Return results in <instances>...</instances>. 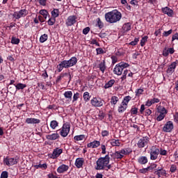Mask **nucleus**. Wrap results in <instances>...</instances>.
I'll return each mask as SVG.
<instances>
[{"instance_id": "9", "label": "nucleus", "mask_w": 178, "mask_h": 178, "mask_svg": "<svg viewBox=\"0 0 178 178\" xmlns=\"http://www.w3.org/2000/svg\"><path fill=\"white\" fill-rule=\"evenodd\" d=\"M29 15V11L26 9L20 10L19 11H15L13 14V17H15V19H21V17H26Z\"/></svg>"}, {"instance_id": "15", "label": "nucleus", "mask_w": 178, "mask_h": 178, "mask_svg": "<svg viewBox=\"0 0 178 178\" xmlns=\"http://www.w3.org/2000/svg\"><path fill=\"white\" fill-rule=\"evenodd\" d=\"M161 12L164 15H167L168 17H173V15H175V12L173 11V10L168 6L162 8Z\"/></svg>"}, {"instance_id": "54", "label": "nucleus", "mask_w": 178, "mask_h": 178, "mask_svg": "<svg viewBox=\"0 0 178 178\" xmlns=\"http://www.w3.org/2000/svg\"><path fill=\"white\" fill-rule=\"evenodd\" d=\"M177 170V165L175 164L171 165L170 168V172H171L172 173H175Z\"/></svg>"}, {"instance_id": "16", "label": "nucleus", "mask_w": 178, "mask_h": 178, "mask_svg": "<svg viewBox=\"0 0 178 178\" xmlns=\"http://www.w3.org/2000/svg\"><path fill=\"white\" fill-rule=\"evenodd\" d=\"M177 65H178V60H177L172 62L169 65L168 68L167 69L166 72H167L168 74H172L175 72L176 67H177Z\"/></svg>"}, {"instance_id": "49", "label": "nucleus", "mask_w": 178, "mask_h": 178, "mask_svg": "<svg viewBox=\"0 0 178 178\" xmlns=\"http://www.w3.org/2000/svg\"><path fill=\"white\" fill-rule=\"evenodd\" d=\"M130 112L131 115H137L138 113V108L132 106Z\"/></svg>"}, {"instance_id": "41", "label": "nucleus", "mask_w": 178, "mask_h": 178, "mask_svg": "<svg viewBox=\"0 0 178 178\" xmlns=\"http://www.w3.org/2000/svg\"><path fill=\"white\" fill-rule=\"evenodd\" d=\"M84 138H86V135H79V136H75L74 137V140H75V141H83Z\"/></svg>"}, {"instance_id": "18", "label": "nucleus", "mask_w": 178, "mask_h": 178, "mask_svg": "<svg viewBox=\"0 0 178 178\" xmlns=\"http://www.w3.org/2000/svg\"><path fill=\"white\" fill-rule=\"evenodd\" d=\"M111 156H112L113 159H123L124 154L122 153L121 149L120 151H115L114 153H112V154H111Z\"/></svg>"}, {"instance_id": "27", "label": "nucleus", "mask_w": 178, "mask_h": 178, "mask_svg": "<svg viewBox=\"0 0 178 178\" xmlns=\"http://www.w3.org/2000/svg\"><path fill=\"white\" fill-rule=\"evenodd\" d=\"M65 98H66L67 101H68V102H70V101H72V97H73V92L70 91V90H67L65 91L63 94Z\"/></svg>"}, {"instance_id": "61", "label": "nucleus", "mask_w": 178, "mask_h": 178, "mask_svg": "<svg viewBox=\"0 0 178 178\" xmlns=\"http://www.w3.org/2000/svg\"><path fill=\"white\" fill-rule=\"evenodd\" d=\"M98 116L100 120H104V118H105V113L102 111H99Z\"/></svg>"}, {"instance_id": "33", "label": "nucleus", "mask_w": 178, "mask_h": 178, "mask_svg": "<svg viewBox=\"0 0 178 178\" xmlns=\"http://www.w3.org/2000/svg\"><path fill=\"white\" fill-rule=\"evenodd\" d=\"M15 87L16 90L19 91V90H24V88L27 87V85L24 83H19L17 85H15Z\"/></svg>"}, {"instance_id": "50", "label": "nucleus", "mask_w": 178, "mask_h": 178, "mask_svg": "<svg viewBox=\"0 0 178 178\" xmlns=\"http://www.w3.org/2000/svg\"><path fill=\"white\" fill-rule=\"evenodd\" d=\"M173 33V29H170L169 31H164L163 33V37H169L170 34Z\"/></svg>"}, {"instance_id": "59", "label": "nucleus", "mask_w": 178, "mask_h": 178, "mask_svg": "<svg viewBox=\"0 0 178 178\" xmlns=\"http://www.w3.org/2000/svg\"><path fill=\"white\" fill-rule=\"evenodd\" d=\"M97 26L99 27V29L104 28V23L102 22V21H101L100 18L97 19Z\"/></svg>"}, {"instance_id": "57", "label": "nucleus", "mask_w": 178, "mask_h": 178, "mask_svg": "<svg viewBox=\"0 0 178 178\" xmlns=\"http://www.w3.org/2000/svg\"><path fill=\"white\" fill-rule=\"evenodd\" d=\"M143 92H144V89L139 88L138 90H136L135 92L136 96L140 97V95H141L143 94Z\"/></svg>"}, {"instance_id": "35", "label": "nucleus", "mask_w": 178, "mask_h": 178, "mask_svg": "<svg viewBox=\"0 0 178 178\" xmlns=\"http://www.w3.org/2000/svg\"><path fill=\"white\" fill-rule=\"evenodd\" d=\"M33 168H35L36 169H44L45 170L48 168V165L47 163H39L38 165H34Z\"/></svg>"}, {"instance_id": "56", "label": "nucleus", "mask_w": 178, "mask_h": 178, "mask_svg": "<svg viewBox=\"0 0 178 178\" xmlns=\"http://www.w3.org/2000/svg\"><path fill=\"white\" fill-rule=\"evenodd\" d=\"M55 22H56V19L55 18H50L47 23L49 24V26H54L55 24Z\"/></svg>"}, {"instance_id": "3", "label": "nucleus", "mask_w": 178, "mask_h": 178, "mask_svg": "<svg viewBox=\"0 0 178 178\" xmlns=\"http://www.w3.org/2000/svg\"><path fill=\"white\" fill-rule=\"evenodd\" d=\"M75 65H77V58L75 56L72 57L70 60H63L57 65L58 72L60 73L63 69H69Z\"/></svg>"}, {"instance_id": "55", "label": "nucleus", "mask_w": 178, "mask_h": 178, "mask_svg": "<svg viewBox=\"0 0 178 178\" xmlns=\"http://www.w3.org/2000/svg\"><path fill=\"white\" fill-rule=\"evenodd\" d=\"M9 177V172L8 171H3L1 174L0 178H8Z\"/></svg>"}, {"instance_id": "58", "label": "nucleus", "mask_w": 178, "mask_h": 178, "mask_svg": "<svg viewBox=\"0 0 178 178\" xmlns=\"http://www.w3.org/2000/svg\"><path fill=\"white\" fill-rule=\"evenodd\" d=\"M166 115H163V114H159L158 115V117L156 118V120L157 122H162V120H163V119H165Z\"/></svg>"}, {"instance_id": "10", "label": "nucleus", "mask_w": 178, "mask_h": 178, "mask_svg": "<svg viewBox=\"0 0 178 178\" xmlns=\"http://www.w3.org/2000/svg\"><path fill=\"white\" fill-rule=\"evenodd\" d=\"M76 23H77V16L76 15L69 16L65 22V24L67 27H70L76 24Z\"/></svg>"}, {"instance_id": "6", "label": "nucleus", "mask_w": 178, "mask_h": 178, "mask_svg": "<svg viewBox=\"0 0 178 178\" xmlns=\"http://www.w3.org/2000/svg\"><path fill=\"white\" fill-rule=\"evenodd\" d=\"M70 133V122H65L63 124V127L60 131L61 137H67Z\"/></svg>"}, {"instance_id": "63", "label": "nucleus", "mask_w": 178, "mask_h": 178, "mask_svg": "<svg viewBox=\"0 0 178 178\" xmlns=\"http://www.w3.org/2000/svg\"><path fill=\"white\" fill-rule=\"evenodd\" d=\"M102 136L103 137H108V136H109V131L107 130H103L102 131Z\"/></svg>"}, {"instance_id": "23", "label": "nucleus", "mask_w": 178, "mask_h": 178, "mask_svg": "<svg viewBox=\"0 0 178 178\" xmlns=\"http://www.w3.org/2000/svg\"><path fill=\"white\" fill-rule=\"evenodd\" d=\"M101 145L99 140H94L87 144L88 148H98Z\"/></svg>"}, {"instance_id": "34", "label": "nucleus", "mask_w": 178, "mask_h": 178, "mask_svg": "<svg viewBox=\"0 0 178 178\" xmlns=\"http://www.w3.org/2000/svg\"><path fill=\"white\" fill-rule=\"evenodd\" d=\"M126 109H127V106H124L121 103V104L118 108V112L119 113H123Z\"/></svg>"}, {"instance_id": "28", "label": "nucleus", "mask_w": 178, "mask_h": 178, "mask_svg": "<svg viewBox=\"0 0 178 178\" xmlns=\"http://www.w3.org/2000/svg\"><path fill=\"white\" fill-rule=\"evenodd\" d=\"M115 83V79H111L104 85V88H105V90H108V88H111V87H113Z\"/></svg>"}, {"instance_id": "12", "label": "nucleus", "mask_w": 178, "mask_h": 178, "mask_svg": "<svg viewBox=\"0 0 178 178\" xmlns=\"http://www.w3.org/2000/svg\"><path fill=\"white\" fill-rule=\"evenodd\" d=\"M173 122L168 121L163 127V131H164L165 133H172V130H173Z\"/></svg>"}, {"instance_id": "36", "label": "nucleus", "mask_w": 178, "mask_h": 178, "mask_svg": "<svg viewBox=\"0 0 178 178\" xmlns=\"http://www.w3.org/2000/svg\"><path fill=\"white\" fill-rule=\"evenodd\" d=\"M58 126H59V122H58V121H56V120L51 121L50 127H51V129L53 130H55V129H56L58 127Z\"/></svg>"}, {"instance_id": "43", "label": "nucleus", "mask_w": 178, "mask_h": 178, "mask_svg": "<svg viewBox=\"0 0 178 178\" xmlns=\"http://www.w3.org/2000/svg\"><path fill=\"white\" fill-rule=\"evenodd\" d=\"M158 113L161 115H166L168 110L165 107H162L161 108L158 109Z\"/></svg>"}, {"instance_id": "24", "label": "nucleus", "mask_w": 178, "mask_h": 178, "mask_svg": "<svg viewBox=\"0 0 178 178\" xmlns=\"http://www.w3.org/2000/svg\"><path fill=\"white\" fill-rule=\"evenodd\" d=\"M74 165L78 169L83 168V165H84V159L83 158H77L75 161Z\"/></svg>"}, {"instance_id": "60", "label": "nucleus", "mask_w": 178, "mask_h": 178, "mask_svg": "<svg viewBox=\"0 0 178 178\" xmlns=\"http://www.w3.org/2000/svg\"><path fill=\"white\" fill-rule=\"evenodd\" d=\"M97 55H101L105 54V51L102 48H97L96 49Z\"/></svg>"}, {"instance_id": "22", "label": "nucleus", "mask_w": 178, "mask_h": 178, "mask_svg": "<svg viewBox=\"0 0 178 178\" xmlns=\"http://www.w3.org/2000/svg\"><path fill=\"white\" fill-rule=\"evenodd\" d=\"M97 67L99 69L100 72L104 74L105 73V70H106V61L103 60L99 62Z\"/></svg>"}, {"instance_id": "4", "label": "nucleus", "mask_w": 178, "mask_h": 178, "mask_svg": "<svg viewBox=\"0 0 178 178\" xmlns=\"http://www.w3.org/2000/svg\"><path fill=\"white\" fill-rule=\"evenodd\" d=\"M109 162H111L109 154H106L104 157H100L96 161L95 169L96 170H104L106 168V165H109Z\"/></svg>"}, {"instance_id": "14", "label": "nucleus", "mask_w": 178, "mask_h": 178, "mask_svg": "<svg viewBox=\"0 0 178 178\" xmlns=\"http://www.w3.org/2000/svg\"><path fill=\"white\" fill-rule=\"evenodd\" d=\"M4 163H6L7 166H13V165L17 164V159L6 157L4 159Z\"/></svg>"}, {"instance_id": "48", "label": "nucleus", "mask_w": 178, "mask_h": 178, "mask_svg": "<svg viewBox=\"0 0 178 178\" xmlns=\"http://www.w3.org/2000/svg\"><path fill=\"white\" fill-rule=\"evenodd\" d=\"M65 76H67V73L60 74L59 76H57V79L56 80V83H59L65 77Z\"/></svg>"}, {"instance_id": "45", "label": "nucleus", "mask_w": 178, "mask_h": 178, "mask_svg": "<svg viewBox=\"0 0 178 178\" xmlns=\"http://www.w3.org/2000/svg\"><path fill=\"white\" fill-rule=\"evenodd\" d=\"M20 42V39L17 38L16 37H13L11 39V44H14L15 45L19 44Z\"/></svg>"}, {"instance_id": "30", "label": "nucleus", "mask_w": 178, "mask_h": 178, "mask_svg": "<svg viewBox=\"0 0 178 178\" xmlns=\"http://www.w3.org/2000/svg\"><path fill=\"white\" fill-rule=\"evenodd\" d=\"M122 30H124V31H130V30H131V23L130 22H127L125 23L123 26H122Z\"/></svg>"}, {"instance_id": "29", "label": "nucleus", "mask_w": 178, "mask_h": 178, "mask_svg": "<svg viewBox=\"0 0 178 178\" xmlns=\"http://www.w3.org/2000/svg\"><path fill=\"white\" fill-rule=\"evenodd\" d=\"M110 144L112 147H120V140H119V139H111L110 140Z\"/></svg>"}, {"instance_id": "17", "label": "nucleus", "mask_w": 178, "mask_h": 178, "mask_svg": "<svg viewBox=\"0 0 178 178\" xmlns=\"http://www.w3.org/2000/svg\"><path fill=\"white\" fill-rule=\"evenodd\" d=\"M25 123H26V124H40L41 120L38 118H28L26 119Z\"/></svg>"}, {"instance_id": "44", "label": "nucleus", "mask_w": 178, "mask_h": 178, "mask_svg": "<svg viewBox=\"0 0 178 178\" xmlns=\"http://www.w3.org/2000/svg\"><path fill=\"white\" fill-rule=\"evenodd\" d=\"M158 165L155 163H152L149 166L147 167V170L149 172H152L154 169H156Z\"/></svg>"}, {"instance_id": "47", "label": "nucleus", "mask_w": 178, "mask_h": 178, "mask_svg": "<svg viewBox=\"0 0 178 178\" xmlns=\"http://www.w3.org/2000/svg\"><path fill=\"white\" fill-rule=\"evenodd\" d=\"M148 40V36L145 35L143 38H142L140 40V47H144L145 45V42Z\"/></svg>"}, {"instance_id": "39", "label": "nucleus", "mask_w": 178, "mask_h": 178, "mask_svg": "<svg viewBox=\"0 0 178 178\" xmlns=\"http://www.w3.org/2000/svg\"><path fill=\"white\" fill-rule=\"evenodd\" d=\"M159 154L161 155V156H168V150L161 147L159 149Z\"/></svg>"}, {"instance_id": "53", "label": "nucleus", "mask_w": 178, "mask_h": 178, "mask_svg": "<svg viewBox=\"0 0 178 178\" xmlns=\"http://www.w3.org/2000/svg\"><path fill=\"white\" fill-rule=\"evenodd\" d=\"M40 15H42V16H43V17L44 19H47V17H48V11H47V10H41L40 11Z\"/></svg>"}, {"instance_id": "20", "label": "nucleus", "mask_w": 178, "mask_h": 178, "mask_svg": "<svg viewBox=\"0 0 178 178\" xmlns=\"http://www.w3.org/2000/svg\"><path fill=\"white\" fill-rule=\"evenodd\" d=\"M154 175H156L158 177H161V176H165L168 175L166 173V170H164L163 168L159 167L157 170L154 172Z\"/></svg>"}, {"instance_id": "64", "label": "nucleus", "mask_w": 178, "mask_h": 178, "mask_svg": "<svg viewBox=\"0 0 178 178\" xmlns=\"http://www.w3.org/2000/svg\"><path fill=\"white\" fill-rule=\"evenodd\" d=\"M112 65H115L118 62V57L116 56H111Z\"/></svg>"}, {"instance_id": "38", "label": "nucleus", "mask_w": 178, "mask_h": 178, "mask_svg": "<svg viewBox=\"0 0 178 178\" xmlns=\"http://www.w3.org/2000/svg\"><path fill=\"white\" fill-rule=\"evenodd\" d=\"M119 102V97L117 96H113L111 99V105H116Z\"/></svg>"}, {"instance_id": "40", "label": "nucleus", "mask_w": 178, "mask_h": 178, "mask_svg": "<svg viewBox=\"0 0 178 178\" xmlns=\"http://www.w3.org/2000/svg\"><path fill=\"white\" fill-rule=\"evenodd\" d=\"M48 40V34L44 33L43 35H42L40 38V42H45V41H47Z\"/></svg>"}, {"instance_id": "11", "label": "nucleus", "mask_w": 178, "mask_h": 178, "mask_svg": "<svg viewBox=\"0 0 178 178\" xmlns=\"http://www.w3.org/2000/svg\"><path fill=\"white\" fill-rule=\"evenodd\" d=\"M63 152V149H60L59 147H56L53 150L51 154H50L51 159H57L60 156L61 154Z\"/></svg>"}, {"instance_id": "52", "label": "nucleus", "mask_w": 178, "mask_h": 178, "mask_svg": "<svg viewBox=\"0 0 178 178\" xmlns=\"http://www.w3.org/2000/svg\"><path fill=\"white\" fill-rule=\"evenodd\" d=\"M138 41H140V38H136L133 41L129 42V45L134 47L138 44Z\"/></svg>"}, {"instance_id": "42", "label": "nucleus", "mask_w": 178, "mask_h": 178, "mask_svg": "<svg viewBox=\"0 0 178 178\" xmlns=\"http://www.w3.org/2000/svg\"><path fill=\"white\" fill-rule=\"evenodd\" d=\"M90 98H91V96H90V93L88 92H85L83 93V99L85 102H88L90 101Z\"/></svg>"}, {"instance_id": "46", "label": "nucleus", "mask_w": 178, "mask_h": 178, "mask_svg": "<svg viewBox=\"0 0 178 178\" xmlns=\"http://www.w3.org/2000/svg\"><path fill=\"white\" fill-rule=\"evenodd\" d=\"M79 98H80V93L77 92L76 93H74L72 97V103L76 102V101H77Z\"/></svg>"}, {"instance_id": "25", "label": "nucleus", "mask_w": 178, "mask_h": 178, "mask_svg": "<svg viewBox=\"0 0 178 178\" xmlns=\"http://www.w3.org/2000/svg\"><path fill=\"white\" fill-rule=\"evenodd\" d=\"M60 136H59V134L55 133L50 135H47L46 138L47 140H50L51 141H55V140H58Z\"/></svg>"}, {"instance_id": "19", "label": "nucleus", "mask_w": 178, "mask_h": 178, "mask_svg": "<svg viewBox=\"0 0 178 178\" xmlns=\"http://www.w3.org/2000/svg\"><path fill=\"white\" fill-rule=\"evenodd\" d=\"M69 170V165L66 164H62L58 166L57 168V172L59 174L65 173V172H67Z\"/></svg>"}, {"instance_id": "2", "label": "nucleus", "mask_w": 178, "mask_h": 178, "mask_svg": "<svg viewBox=\"0 0 178 178\" xmlns=\"http://www.w3.org/2000/svg\"><path fill=\"white\" fill-rule=\"evenodd\" d=\"M75 65H77V58L75 56L72 57L70 60H63L57 65L58 72L60 73L63 69H69Z\"/></svg>"}, {"instance_id": "32", "label": "nucleus", "mask_w": 178, "mask_h": 178, "mask_svg": "<svg viewBox=\"0 0 178 178\" xmlns=\"http://www.w3.org/2000/svg\"><path fill=\"white\" fill-rule=\"evenodd\" d=\"M130 101H131V97L126 96V97H124L121 104L122 105H124V106H127V105L129 104V102H130Z\"/></svg>"}, {"instance_id": "26", "label": "nucleus", "mask_w": 178, "mask_h": 178, "mask_svg": "<svg viewBox=\"0 0 178 178\" xmlns=\"http://www.w3.org/2000/svg\"><path fill=\"white\" fill-rule=\"evenodd\" d=\"M138 163L140 165H146V163H148V158L145 156H140L138 159Z\"/></svg>"}, {"instance_id": "13", "label": "nucleus", "mask_w": 178, "mask_h": 178, "mask_svg": "<svg viewBox=\"0 0 178 178\" xmlns=\"http://www.w3.org/2000/svg\"><path fill=\"white\" fill-rule=\"evenodd\" d=\"M150 160L151 161H156L158 159V156L159 155V148H154L150 150Z\"/></svg>"}, {"instance_id": "21", "label": "nucleus", "mask_w": 178, "mask_h": 178, "mask_svg": "<svg viewBox=\"0 0 178 178\" xmlns=\"http://www.w3.org/2000/svg\"><path fill=\"white\" fill-rule=\"evenodd\" d=\"M169 54L170 55H173V54H175V48L170 47L168 49L165 47L164 49L163 50V56H169Z\"/></svg>"}, {"instance_id": "37", "label": "nucleus", "mask_w": 178, "mask_h": 178, "mask_svg": "<svg viewBox=\"0 0 178 178\" xmlns=\"http://www.w3.org/2000/svg\"><path fill=\"white\" fill-rule=\"evenodd\" d=\"M51 13L52 17H54V19H56V17L59 16V9L54 8Z\"/></svg>"}, {"instance_id": "8", "label": "nucleus", "mask_w": 178, "mask_h": 178, "mask_svg": "<svg viewBox=\"0 0 178 178\" xmlns=\"http://www.w3.org/2000/svg\"><path fill=\"white\" fill-rule=\"evenodd\" d=\"M104 102H105V101L98 97H93L90 101L91 105L95 108H101V106H103Z\"/></svg>"}, {"instance_id": "62", "label": "nucleus", "mask_w": 178, "mask_h": 178, "mask_svg": "<svg viewBox=\"0 0 178 178\" xmlns=\"http://www.w3.org/2000/svg\"><path fill=\"white\" fill-rule=\"evenodd\" d=\"M83 34H84L85 35H87V34H88V33H90V27L87 26L86 28H84L83 29L82 31Z\"/></svg>"}, {"instance_id": "51", "label": "nucleus", "mask_w": 178, "mask_h": 178, "mask_svg": "<svg viewBox=\"0 0 178 178\" xmlns=\"http://www.w3.org/2000/svg\"><path fill=\"white\" fill-rule=\"evenodd\" d=\"M129 73V71L127 70V69H124V72H123V74L121 77V80L122 81H123L124 80H126L127 77V74Z\"/></svg>"}, {"instance_id": "1", "label": "nucleus", "mask_w": 178, "mask_h": 178, "mask_svg": "<svg viewBox=\"0 0 178 178\" xmlns=\"http://www.w3.org/2000/svg\"><path fill=\"white\" fill-rule=\"evenodd\" d=\"M122 19V13L118 10H113L112 11L108 12L105 14V19L107 23L113 24L120 22Z\"/></svg>"}, {"instance_id": "7", "label": "nucleus", "mask_w": 178, "mask_h": 178, "mask_svg": "<svg viewBox=\"0 0 178 178\" xmlns=\"http://www.w3.org/2000/svg\"><path fill=\"white\" fill-rule=\"evenodd\" d=\"M148 144H149V137L148 136H143L140 138L137 143L138 148H144L145 147L148 148Z\"/></svg>"}, {"instance_id": "5", "label": "nucleus", "mask_w": 178, "mask_h": 178, "mask_svg": "<svg viewBox=\"0 0 178 178\" xmlns=\"http://www.w3.org/2000/svg\"><path fill=\"white\" fill-rule=\"evenodd\" d=\"M129 66H130V65L124 62H121L115 65L113 69L114 74H117V76H122V73H123V71L124 70V69H127Z\"/></svg>"}, {"instance_id": "31", "label": "nucleus", "mask_w": 178, "mask_h": 178, "mask_svg": "<svg viewBox=\"0 0 178 178\" xmlns=\"http://www.w3.org/2000/svg\"><path fill=\"white\" fill-rule=\"evenodd\" d=\"M121 154H124V155H130L131 152H133V150L130 147H126L121 149Z\"/></svg>"}]
</instances>
